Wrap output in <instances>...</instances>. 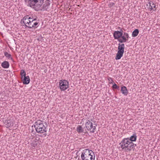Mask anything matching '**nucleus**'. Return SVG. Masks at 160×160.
<instances>
[{
	"mask_svg": "<svg viewBox=\"0 0 160 160\" xmlns=\"http://www.w3.org/2000/svg\"><path fill=\"white\" fill-rule=\"evenodd\" d=\"M4 53L5 56L7 58H8V59H10L12 61H13V58H12L11 55L10 54L8 53V52H4Z\"/></svg>",
	"mask_w": 160,
	"mask_h": 160,
	"instance_id": "21",
	"label": "nucleus"
},
{
	"mask_svg": "<svg viewBox=\"0 0 160 160\" xmlns=\"http://www.w3.org/2000/svg\"><path fill=\"white\" fill-rule=\"evenodd\" d=\"M34 127L37 133H43L47 131L46 128L44 125V122L41 120H38L34 124Z\"/></svg>",
	"mask_w": 160,
	"mask_h": 160,
	"instance_id": "3",
	"label": "nucleus"
},
{
	"mask_svg": "<svg viewBox=\"0 0 160 160\" xmlns=\"http://www.w3.org/2000/svg\"><path fill=\"white\" fill-rule=\"evenodd\" d=\"M1 66L4 68H8L9 66V64L8 62L5 61L2 63Z\"/></svg>",
	"mask_w": 160,
	"mask_h": 160,
	"instance_id": "16",
	"label": "nucleus"
},
{
	"mask_svg": "<svg viewBox=\"0 0 160 160\" xmlns=\"http://www.w3.org/2000/svg\"><path fill=\"white\" fill-rule=\"evenodd\" d=\"M121 38L119 39L118 40V41L121 43L125 42L128 39V34L126 32H124L123 35H122Z\"/></svg>",
	"mask_w": 160,
	"mask_h": 160,
	"instance_id": "10",
	"label": "nucleus"
},
{
	"mask_svg": "<svg viewBox=\"0 0 160 160\" xmlns=\"http://www.w3.org/2000/svg\"><path fill=\"white\" fill-rule=\"evenodd\" d=\"M137 136L136 133H134L133 135L131 136L129 140L132 142L136 141L137 139Z\"/></svg>",
	"mask_w": 160,
	"mask_h": 160,
	"instance_id": "19",
	"label": "nucleus"
},
{
	"mask_svg": "<svg viewBox=\"0 0 160 160\" xmlns=\"http://www.w3.org/2000/svg\"><path fill=\"white\" fill-rule=\"evenodd\" d=\"M115 3L112 2H109V4H108V6L109 7L111 8L112 7H113Z\"/></svg>",
	"mask_w": 160,
	"mask_h": 160,
	"instance_id": "24",
	"label": "nucleus"
},
{
	"mask_svg": "<svg viewBox=\"0 0 160 160\" xmlns=\"http://www.w3.org/2000/svg\"><path fill=\"white\" fill-rule=\"evenodd\" d=\"M38 143V141L36 138L34 139L32 141L31 143V146L34 148L37 147Z\"/></svg>",
	"mask_w": 160,
	"mask_h": 160,
	"instance_id": "17",
	"label": "nucleus"
},
{
	"mask_svg": "<svg viewBox=\"0 0 160 160\" xmlns=\"http://www.w3.org/2000/svg\"><path fill=\"white\" fill-rule=\"evenodd\" d=\"M38 26V22H34L31 24V25L29 28H37Z\"/></svg>",
	"mask_w": 160,
	"mask_h": 160,
	"instance_id": "20",
	"label": "nucleus"
},
{
	"mask_svg": "<svg viewBox=\"0 0 160 160\" xmlns=\"http://www.w3.org/2000/svg\"><path fill=\"white\" fill-rule=\"evenodd\" d=\"M21 75L22 79L23 77V84H28L30 82V79L28 76H26V72L24 70H22L21 71Z\"/></svg>",
	"mask_w": 160,
	"mask_h": 160,
	"instance_id": "9",
	"label": "nucleus"
},
{
	"mask_svg": "<svg viewBox=\"0 0 160 160\" xmlns=\"http://www.w3.org/2000/svg\"><path fill=\"white\" fill-rule=\"evenodd\" d=\"M120 148L125 152H128L134 148V144L129 140L128 138H124L119 143Z\"/></svg>",
	"mask_w": 160,
	"mask_h": 160,
	"instance_id": "1",
	"label": "nucleus"
},
{
	"mask_svg": "<svg viewBox=\"0 0 160 160\" xmlns=\"http://www.w3.org/2000/svg\"><path fill=\"white\" fill-rule=\"evenodd\" d=\"M139 33V30L138 29H135L132 32V37H136Z\"/></svg>",
	"mask_w": 160,
	"mask_h": 160,
	"instance_id": "22",
	"label": "nucleus"
},
{
	"mask_svg": "<svg viewBox=\"0 0 160 160\" xmlns=\"http://www.w3.org/2000/svg\"><path fill=\"white\" fill-rule=\"evenodd\" d=\"M81 157L82 160H95V155L92 150L85 149L82 151Z\"/></svg>",
	"mask_w": 160,
	"mask_h": 160,
	"instance_id": "2",
	"label": "nucleus"
},
{
	"mask_svg": "<svg viewBox=\"0 0 160 160\" xmlns=\"http://www.w3.org/2000/svg\"><path fill=\"white\" fill-rule=\"evenodd\" d=\"M125 45L124 44H118V51L115 57V59L116 60L120 59L123 56L124 52Z\"/></svg>",
	"mask_w": 160,
	"mask_h": 160,
	"instance_id": "5",
	"label": "nucleus"
},
{
	"mask_svg": "<svg viewBox=\"0 0 160 160\" xmlns=\"http://www.w3.org/2000/svg\"><path fill=\"white\" fill-rule=\"evenodd\" d=\"M147 7L150 10L153 11L156 10L155 4L152 1H150L146 5Z\"/></svg>",
	"mask_w": 160,
	"mask_h": 160,
	"instance_id": "11",
	"label": "nucleus"
},
{
	"mask_svg": "<svg viewBox=\"0 0 160 160\" xmlns=\"http://www.w3.org/2000/svg\"><path fill=\"white\" fill-rule=\"evenodd\" d=\"M123 30L121 29L120 31H115L113 33V37L115 39H118L123 35Z\"/></svg>",
	"mask_w": 160,
	"mask_h": 160,
	"instance_id": "12",
	"label": "nucleus"
},
{
	"mask_svg": "<svg viewBox=\"0 0 160 160\" xmlns=\"http://www.w3.org/2000/svg\"><path fill=\"white\" fill-rule=\"evenodd\" d=\"M121 91L122 93L125 96H127L128 93V90L125 86H123L121 88Z\"/></svg>",
	"mask_w": 160,
	"mask_h": 160,
	"instance_id": "15",
	"label": "nucleus"
},
{
	"mask_svg": "<svg viewBox=\"0 0 160 160\" xmlns=\"http://www.w3.org/2000/svg\"><path fill=\"white\" fill-rule=\"evenodd\" d=\"M48 1H49V0H47V1L45 2H47Z\"/></svg>",
	"mask_w": 160,
	"mask_h": 160,
	"instance_id": "27",
	"label": "nucleus"
},
{
	"mask_svg": "<svg viewBox=\"0 0 160 160\" xmlns=\"http://www.w3.org/2000/svg\"><path fill=\"white\" fill-rule=\"evenodd\" d=\"M25 4L28 6L34 7L35 6L40 7L44 2V0H24Z\"/></svg>",
	"mask_w": 160,
	"mask_h": 160,
	"instance_id": "4",
	"label": "nucleus"
},
{
	"mask_svg": "<svg viewBox=\"0 0 160 160\" xmlns=\"http://www.w3.org/2000/svg\"><path fill=\"white\" fill-rule=\"evenodd\" d=\"M85 127L88 131H90V132L94 133L96 128L97 125L96 124H93L90 120H88L85 123Z\"/></svg>",
	"mask_w": 160,
	"mask_h": 160,
	"instance_id": "6",
	"label": "nucleus"
},
{
	"mask_svg": "<svg viewBox=\"0 0 160 160\" xmlns=\"http://www.w3.org/2000/svg\"><path fill=\"white\" fill-rule=\"evenodd\" d=\"M30 16L28 15L25 16L23 18V19L21 20V22H23L24 25L27 27L29 28L31 24L35 20V19L32 18V20H30Z\"/></svg>",
	"mask_w": 160,
	"mask_h": 160,
	"instance_id": "7",
	"label": "nucleus"
},
{
	"mask_svg": "<svg viewBox=\"0 0 160 160\" xmlns=\"http://www.w3.org/2000/svg\"><path fill=\"white\" fill-rule=\"evenodd\" d=\"M77 132L79 133L84 132V130L82 127L80 125H78L76 128Z\"/></svg>",
	"mask_w": 160,
	"mask_h": 160,
	"instance_id": "18",
	"label": "nucleus"
},
{
	"mask_svg": "<svg viewBox=\"0 0 160 160\" xmlns=\"http://www.w3.org/2000/svg\"><path fill=\"white\" fill-rule=\"evenodd\" d=\"M108 80L109 81V83L111 84L112 83L113 80L112 78L109 77L108 78Z\"/></svg>",
	"mask_w": 160,
	"mask_h": 160,
	"instance_id": "25",
	"label": "nucleus"
},
{
	"mask_svg": "<svg viewBox=\"0 0 160 160\" xmlns=\"http://www.w3.org/2000/svg\"><path fill=\"white\" fill-rule=\"evenodd\" d=\"M6 127L8 128L13 126V122L12 119H8L6 120L4 122Z\"/></svg>",
	"mask_w": 160,
	"mask_h": 160,
	"instance_id": "13",
	"label": "nucleus"
},
{
	"mask_svg": "<svg viewBox=\"0 0 160 160\" xmlns=\"http://www.w3.org/2000/svg\"><path fill=\"white\" fill-rule=\"evenodd\" d=\"M118 28H120V27H118Z\"/></svg>",
	"mask_w": 160,
	"mask_h": 160,
	"instance_id": "28",
	"label": "nucleus"
},
{
	"mask_svg": "<svg viewBox=\"0 0 160 160\" xmlns=\"http://www.w3.org/2000/svg\"><path fill=\"white\" fill-rule=\"evenodd\" d=\"M30 20H32L33 19H32V18H35V20H37V18H36V17H33V16H32V17H30Z\"/></svg>",
	"mask_w": 160,
	"mask_h": 160,
	"instance_id": "26",
	"label": "nucleus"
},
{
	"mask_svg": "<svg viewBox=\"0 0 160 160\" xmlns=\"http://www.w3.org/2000/svg\"><path fill=\"white\" fill-rule=\"evenodd\" d=\"M50 1H48L47 2H45L44 4L42 9L43 11H49V7L50 5Z\"/></svg>",
	"mask_w": 160,
	"mask_h": 160,
	"instance_id": "14",
	"label": "nucleus"
},
{
	"mask_svg": "<svg viewBox=\"0 0 160 160\" xmlns=\"http://www.w3.org/2000/svg\"><path fill=\"white\" fill-rule=\"evenodd\" d=\"M112 88L114 89H117L118 90H119V86H118L117 85L114 83V84H113L112 87Z\"/></svg>",
	"mask_w": 160,
	"mask_h": 160,
	"instance_id": "23",
	"label": "nucleus"
},
{
	"mask_svg": "<svg viewBox=\"0 0 160 160\" xmlns=\"http://www.w3.org/2000/svg\"><path fill=\"white\" fill-rule=\"evenodd\" d=\"M59 87L62 91H64L69 87V82L65 80H60L59 81Z\"/></svg>",
	"mask_w": 160,
	"mask_h": 160,
	"instance_id": "8",
	"label": "nucleus"
}]
</instances>
